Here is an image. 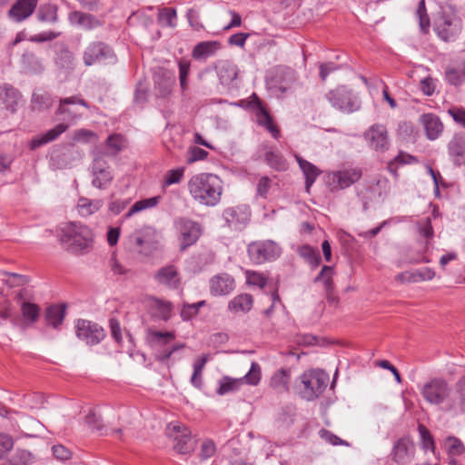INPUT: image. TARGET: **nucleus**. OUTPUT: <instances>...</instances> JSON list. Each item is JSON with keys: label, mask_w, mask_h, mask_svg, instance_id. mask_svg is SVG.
Listing matches in <instances>:
<instances>
[{"label": "nucleus", "mask_w": 465, "mask_h": 465, "mask_svg": "<svg viewBox=\"0 0 465 465\" xmlns=\"http://www.w3.org/2000/svg\"><path fill=\"white\" fill-rule=\"evenodd\" d=\"M191 197L198 203L213 207L216 206L223 194V181L218 175L201 173L193 175L187 183Z\"/></svg>", "instance_id": "1"}, {"label": "nucleus", "mask_w": 465, "mask_h": 465, "mask_svg": "<svg viewBox=\"0 0 465 465\" xmlns=\"http://www.w3.org/2000/svg\"><path fill=\"white\" fill-rule=\"evenodd\" d=\"M59 240L69 252L79 253L88 251L93 242L92 230L81 223L71 222L61 227Z\"/></svg>", "instance_id": "2"}, {"label": "nucleus", "mask_w": 465, "mask_h": 465, "mask_svg": "<svg viewBox=\"0 0 465 465\" xmlns=\"http://www.w3.org/2000/svg\"><path fill=\"white\" fill-rule=\"evenodd\" d=\"M433 30L443 42H454L462 30V21L452 7L441 8L434 19Z\"/></svg>", "instance_id": "3"}, {"label": "nucleus", "mask_w": 465, "mask_h": 465, "mask_svg": "<svg viewBox=\"0 0 465 465\" xmlns=\"http://www.w3.org/2000/svg\"><path fill=\"white\" fill-rule=\"evenodd\" d=\"M117 62L114 49L103 41L90 42L83 53V63L87 67L94 64L114 65Z\"/></svg>", "instance_id": "4"}, {"label": "nucleus", "mask_w": 465, "mask_h": 465, "mask_svg": "<svg viewBox=\"0 0 465 465\" xmlns=\"http://www.w3.org/2000/svg\"><path fill=\"white\" fill-rule=\"evenodd\" d=\"M325 98L333 108L344 114H352L361 106L360 97L346 85H338L325 94Z\"/></svg>", "instance_id": "5"}, {"label": "nucleus", "mask_w": 465, "mask_h": 465, "mask_svg": "<svg viewBox=\"0 0 465 465\" xmlns=\"http://www.w3.org/2000/svg\"><path fill=\"white\" fill-rule=\"evenodd\" d=\"M300 380L301 397L307 401H312L325 391L329 382V375L322 370H310L303 372Z\"/></svg>", "instance_id": "6"}, {"label": "nucleus", "mask_w": 465, "mask_h": 465, "mask_svg": "<svg viewBox=\"0 0 465 465\" xmlns=\"http://www.w3.org/2000/svg\"><path fill=\"white\" fill-rule=\"evenodd\" d=\"M173 225L179 233L178 239L182 252L196 243L203 232L201 224L187 217H177Z\"/></svg>", "instance_id": "7"}, {"label": "nucleus", "mask_w": 465, "mask_h": 465, "mask_svg": "<svg viewBox=\"0 0 465 465\" xmlns=\"http://www.w3.org/2000/svg\"><path fill=\"white\" fill-rule=\"evenodd\" d=\"M250 260L255 264L276 260L282 253L278 243L272 240L252 242L247 246Z\"/></svg>", "instance_id": "8"}, {"label": "nucleus", "mask_w": 465, "mask_h": 465, "mask_svg": "<svg viewBox=\"0 0 465 465\" xmlns=\"http://www.w3.org/2000/svg\"><path fill=\"white\" fill-rule=\"evenodd\" d=\"M166 435L173 439V449L180 454H189L195 448V440L192 437V432L182 423H170L166 429Z\"/></svg>", "instance_id": "9"}, {"label": "nucleus", "mask_w": 465, "mask_h": 465, "mask_svg": "<svg viewBox=\"0 0 465 465\" xmlns=\"http://www.w3.org/2000/svg\"><path fill=\"white\" fill-rule=\"evenodd\" d=\"M246 107L248 110L253 112L258 125L264 127L269 133H271L274 139L277 140L280 137L281 134L279 127L273 123L269 111L255 93L251 95Z\"/></svg>", "instance_id": "10"}, {"label": "nucleus", "mask_w": 465, "mask_h": 465, "mask_svg": "<svg viewBox=\"0 0 465 465\" xmlns=\"http://www.w3.org/2000/svg\"><path fill=\"white\" fill-rule=\"evenodd\" d=\"M420 392L427 402L440 405L449 398L451 388L444 379L433 378L422 386Z\"/></svg>", "instance_id": "11"}, {"label": "nucleus", "mask_w": 465, "mask_h": 465, "mask_svg": "<svg viewBox=\"0 0 465 465\" xmlns=\"http://www.w3.org/2000/svg\"><path fill=\"white\" fill-rule=\"evenodd\" d=\"M75 332L78 339L84 341L87 345H96L105 337L104 330L101 326L84 319L77 320Z\"/></svg>", "instance_id": "12"}, {"label": "nucleus", "mask_w": 465, "mask_h": 465, "mask_svg": "<svg viewBox=\"0 0 465 465\" xmlns=\"http://www.w3.org/2000/svg\"><path fill=\"white\" fill-rule=\"evenodd\" d=\"M363 136L369 147L377 152H385L390 147L388 131L383 124H372L365 131Z\"/></svg>", "instance_id": "13"}, {"label": "nucleus", "mask_w": 465, "mask_h": 465, "mask_svg": "<svg viewBox=\"0 0 465 465\" xmlns=\"http://www.w3.org/2000/svg\"><path fill=\"white\" fill-rule=\"evenodd\" d=\"M361 175V171L359 168L332 172L328 175V183L331 187V190H342L358 182Z\"/></svg>", "instance_id": "14"}, {"label": "nucleus", "mask_w": 465, "mask_h": 465, "mask_svg": "<svg viewBox=\"0 0 465 465\" xmlns=\"http://www.w3.org/2000/svg\"><path fill=\"white\" fill-rule=\"evenodd\" d=\"M223 217L228 227L241 231L250 221L251 211L246 205L232 206L223 210Z\"/></svg>", "instance_id": "15"}, {"label": "nucleus", "mask_w": 465, "mask_h": 465, "mask_svg": "<svg viewBox=\"0 0 465 465\" xmlns=\"http://www.w3.org/2000/svg\"><path fill=\"white\" fill-rule=\"evenodd\" d=\"M415 455V444L409 437L399 439L393 445L391 457L398 465L411 463Z\"/></svg>", "instance_id": "16"}, {"label": "nucleus", "mask_w": 465, "mask_h": 465, "mask_svg": "<svg viewBox=\"0 0 465 465\" xmlns=\"http://www.w3.org/2000/svg\"><path fill=\"white\" fill-rule=\"evenodd\" d=\"M79 104L86 109L90 108L89 104L83 99L80 95H73L70 97L62 98L59 101V106L56 110V114L64 115L63 120L69 123H74L82 117V114L70 107V105Z\"/></svg>", "instance_id": "17"}, {"label": "nucleus", "mask_w": 465, "mask_h": 465, "mask_svg": "<svg viewBox=\"0 0 465 465\" xmlns=\"http://www.w3.org/2000/svg\"><path fill=\"white\" fill-rule=\"evenodd\" d=\"M158 284L171 290H177L182 283V277L178 268L173 264L161 267L153 276Z\"/></svg>", "instance_id": "18"}, {"label": "nucleus", "mask_w": 465, "mask_h": 465, "mask_svg": "<svg viewBox=\"0 0 465 465\" xmlns=\"http://www.w3.org/2000/svg\"><path fill=\"white\" fill-rule=\"evenodd\" d=\"M175 340V333L173 331H161L149 329L146 333V342L153 350L154 357L157 361V355L160 354L164 349H169V343Z\"/></svg>", "instance_id": "19"}, {"label": "nucleus", "mask_w": 465, "mask_h": 465, "mask_svg": "<svg viewBox=\"0 0 465 465\" xmlns=\"http://www.w3.org/2000/svg\"><path fill=\"white\" fill-rule=\"evenodd\" d=\"M260 152L263 153L266 163L275 171L282 172L288 168V163L277 147L269 142H262Z\"/></svg>", "instance_id": "20"}, {"label": "nucleus", "mask_w": 465, "mask_h": 465, "mask_svg": "<svg viewBox=\"0 0 465 465\" xmlns=\"http://www.w3.org/2000/svg\"><path fill=\"white\" fill-rule=\"evenodd\" d=\"M210 293L213 296H223L230 294L235 288L232 276L226 272L218 273L209 281Z\"/></svg>", "instance_id": "21"}, {"label": "nucleus", "mask_w": 465, "mask_h": 465, "mask_svg": "<svg viewBox=\"0 0 465 465\" xmlns=\"http://www.w3.org/2000/svg\"><path fill=\"white\" fill-rule=\"evenodd\" d=\"M38 0H17L8 11L10 19L20 23L35 12Z\"/></svg>", "instance_id": "22"}, {"label": "nucleus", "mask_w": 465, "mask_h": 465, "mask_svg": "<svg viewBox=\"0 0 465 465\" xmlns=\"http://www.w3.org/2000/svg\"><path fill=\"white\" fill-rule=\"evenodd\" d=\"M448 153L456 166L465 163V134H455L448 143Z\"/></svg>", "instance_id": "23"}, {"label": "nucleus", "mask_w": 465, "mask_h": 465, "mask_svg": "<svg viewBox=\"0 0 465 465\" xmlns=\"http://www.w3.org/2000/svg\"><path fill=\"white\" fill-rule=\"evenodd\" d=\"M54 64L64 74H71L74 69V54L64 44L56 45Z\"/></svg>", "instance_id": "24"}, {"label": "nucleus", "mask_w": 465, "mask_h": 465, "mask_svg": "<svg viewBox=\"0 0 465 465\" xmlns=\"http://www.w3.org/2000/svg\"><path fill=\"white\" fill-rule=\"evenodd\" d=\"M333 268L331 266L324 265L320 273L315 277L314 282H322L326 292V299L329 304L336 306L339 302V298L333 293L334 284L332 281Z\"/></svg>", "instance_id": "25"}, {"label": "nucleus", "mask_w": 465, "mask_h": 465, "mask_svg": "<svg viewBox=\"0 0 465 465\" xmlns=\"http://www.w3.org/2000/svg\"><path fill=\"white\" fill-rule=\"evenodd\" d=\"M420 124L424 127L426 137L430 141L438 139L443 132V124L434 114H423Z\"/></svg>", "instance_id": "26"}, {"label": "nucleus", "mask_w": 465, "mask_h": 465, "mask_svg": "<svg viewBox=\"0 0 465 465\" xmlns=\"http://www.w3.org/2000/svg\"><path fill=\"white\" fill-rule=\"evenodd\" d=\"M153 234V232L150 227L136 230L130 234L129 242L134 247L139 249L140 252L147 253V251H149L153 244L152 241Z\"/></svg>", "instance_id": "27"}, {"label": "nucleus", "mask_w": 465, "mask_h": 465, "mask_svg": "<svg viewBox=\"0 0 465 465\" xmlns=\"http://www.w3.org/2000/svg\"><path fill=\"white\" fill-rule=\"evenodd\" d=\"M222 44L217 40L199 42L192 51V56L197 61H205L221 50Z\"/></svg>", "instance_id": "28"}, {"label": "nucleus", "mask_w": 465, "mask_h": 465, "mask_svg": "<svg viewBox=\"0 0 465 465\" xmlns=\"http://www.w3.org/2000/svg\"><path fill=\"white\" fill-rule=\"evenodd\" d=\"M68 129V124L64 123L58 124L54 128L45 134L34 137L30 143V149L35 150L50 142L56 140L63 133Z\"/></svg>", "instance_id": "29"}, {"label": "nucleus", "mask_w": 465, "mask_h": 465, "mask_svg": "<svg viewBox=\"0 0 465 465\" xmlns=\"http://www.w3.org/2000/svg\"><path fill=\"white\" fill-rule=\"evenodd\" d=\"M215 68L220 83L223 85L230 84L237 77L238 68L229 60L220 61Z\"/></svg>", "instance_id": "30"}, {"label": "nucleus", "mask_w": 465, "mask_h": 465, "mask_svg": "<svg viewBox=\"0 0 465 465\" xmlns=\"http://www.w3.org/2000/svg\"><path fill=\"white\" fill-rule=\"evenodd\" d=\"M154 88L161 97H166L171 94L175 84V78L169 73L160 72L153 77Z\"/></svg>", "instance_id": "31"}, {"label": "nucleus", "mask_w": 465, "mask_h": 465, "mask_svg": "<svg viewBox=\"0 0 465 465\" xmlns=\"http://www.w3.org/2000/svg\"><path fill=\"white\" fill-rule=\"evenodd\" d=\"M70 21L85 30H93L102 25V22L94 15L74 11L70 14Z\"/></svg>", "instance_id": "32"}, {"label": "nucleus", "mask_w": 465, "mask_h": 465, "mask_svg": "<svg viewBox=\"0 0 465 465\" xmlns=\"http://www.w3.org/2000/svg\"><path fill=\"white\" fill-rule=\"evenodd\" d=\"M296 161L305 176V189L309 193L310 188L321 173L320 170L312 163L302 159L301 156H295Z\"/></svg>", "instance_id": "33"}, {"label": "nucleus", "mask_w": 465, "mask_h": 465, "mask_svg": "<svg viewBox=\"0 0 465 465\" xmlns=\"http://www.w3.org/2000/svg\"><path fill=\"white\" fill-rule=\"evenodd\" d=\"M20 93L13 85L3 84L0 85V99L5 105L7 110L15 112V106L19 100Z\"/></svg>", "instance_id": "34"}, {"label": "nucleus", "mask_w": 465, "mask_h": 465, "mask_svg": "<svg viewBox=\"0 0 465 465\" xmlns=\"http://www.w3.org/2000/svg\"><path fill=\"white\" fill-rule=\"evenodd\" d=\"M291 379L290 371L282 368L275 371L271 378L270 386L279 392L289 391V382Z\"/></svg>", "instance_id": "35"}, {"label": "nucleus", "mask_w": 465, "mask_h": 465, "mask_svg": "<svg viewBox=\"0 0 465 465\" xmlns=\"http://www.w3.org/2000/svg\"><path fill=\"white\" fill-rule=\"evenodd\" d=\"M253 303L252 296L249 293H242L235 296L228 304V308L233 312H248Z\"/></svg>", "instance_id": "36"}, {"label": "nucleus", "mask_w": 465, "mask_h": 465, "mask_svg": "<svg viewBox=\"0 0 465 465\" xmlns=\"http://www.w3.org/2000/svg\"><path fill=\"white\" fill-rule=\"evenodd\" d=\"M104 205L102 199L90 200L85 197H81L77 203L78 213L82 216H90L98 212Z\"/></svg>", "instance_id": "37"}, {"label": "nucleus", "mask_w": 465, "mask_h": 465, "mask_svg": "<svg viewBox=\"0 0 465 465\" xmlns=\"http://www.w3.org/2000/svg\"><path fill=\"white\" fill-rule=\"evenodd\" d=\"M64 314V305L53 304L46 308L45 320L49 325L56 328L63 322Z\"/></svg>", "instance_id": "38"}, {"label": "nucleus", "mask_w": 465, "mask_h": 465, "mask_svg": "<svg viewBox=\"0 0 465 465\" xmlns=\"http://www.w3.org/2000/svg\"><path fill=\"white\" fill-rule=\"evenodd\" d=\"M20 310L25 325H31L37 322L40 315V307L37 304L22 302Z\"/></svg>", "instance_id": "39"}, {"label": "nucleus", "mask_w": 465, "mask_h": 465, "mask_svg": "<svg viewBox=\"0 0 465 465\" xmlns=\"http://www.w3.org/2000/svg\"><path fill=\"white\" fill-rule=\"evenodd\" d=\"M31 103L33 110L44 111L52 107L53 98L47 92H35L32 95Z\"/></svg>", "instance_id": "40"}, {"label": "nucleus", "mask_w": 465, "mask_h": 465, "mask_svg": "<svg viewBox=\"0 0 465 465\" xmlns=\"http://www.w3.org/2000/svg\"><path fill=\"white\" fill-rule=\"evenodd\" d=\"M160 197H151L146 199H142L140 201L135 202L132 207L128 210V212L124 214V218L128 219L134 214L140 213L143 210L155 207L159 203Z\"/></svg>", "instance_id": "41"}, {"label": "nucleus", "mask_w": 465, "mask_h": 465, "mask_svg": "<svg viewBox=\"0 0 465 465\" xmlns=\"http://www.w3.org/2000/svg\"><path fill=\"white\" fill-rule=\"evenodd\" d=\"M93 175V181L92 184L93 186L100 189L104 190L106 189L114 180V175L112 173L111 168L104 169L103 171L95 172L92 173Z\"/></svg>", "instance_id": "42"}, {"label": "nucleus", "mask_w": 465, "mask_h": 465, "mask_svg": "<svg viewBox=\"0 0 465 465\" xmlns=\"http://www.w3.org/2000/svg\"><path fill=\"white\" fill-rule=\"evenodd\" d=\"M445 79L451 85H460L465 81V62L460 68L448 67L445 71Z\"/></svg>", "instance_id": "43"}, {"label": "nucleus", "mask_w": 465, "mask_h": 465, "mask_svg": "<svg viewBox=\"0 0 465 465\" xmlns=\"http://www.w3.org/2000/svg\"><path fill=\"white\" fill-rule=\"evenodd\" d=\"M37 18L41 22L55 23L58 20L57 6L52 4L40 5L37 11Z\"/></svg>", "instance_id": "44"}, {"label": "nucleus", "mask_w": 465, "mask_h": 465, "mask_svg": "<svg viewBox=\"0 0 465 465\" xmlns=\"http://www.w3.org/2000/svg\"><path fill=\"white\" fill-rule=\"evenodd\" d=\"M157 18L162 26L174 28L177 25V13L174 8L165 7L161 9Z\"/></svg>", "instance_id": "45"}, {"label": "nucleus", "mask_w": 465, "mask_h": 465, "mask_svg": "<svg viewBox=\"0 0 465 465\" xmlns=\"http://www.w3.org/2000/svg\"><path fill=\"white\" fill-rule=\"evenodd\" d=\"M261 378H262L261 366L256 361H253V362H252L249 371L243 377L239 378V379L242 380L241 381L242 385L243 383H245L248 385L256 386L260 382Z\"/></svg>", "instance_id": "46"}, {"label": "nucleus", "mask_w": 465, "mask_h": 465, "mask_svg": "<svg viewBox=\"0 0 465 465\" xmlns=\"http://www.w3.org/2000/svg\"><path fill=\"white\" fill-rule=\"evenodd\" d=\"M241 381L242 380L240 379H232L231 377L224 376L219 381V387L216 392L219 395H224L226 393L235 391L241 387Z\"/></svg>", "instance_id": "47"}, {"label": "nucleus", "mask_w": 465, "mask_h": 465, "mask_svg": "<svg viewBox=\"0 0 465 465\" xmlns=\"http://www.w3.org/2000/svg\"><path fill=\"white\" fill-rule=\"evenodd\" d=\"M23 63L25 68L32 74H40L44 71V65L39 57L33 53L23 55Z\"/></svg>", "instance_id": "48"}, {"label": "nucleus", "mask_w": 465, "mask_h": 465, "mask_svg": "<svg viewBox=\"0 0 465 465\" xmlns=\"http://www.w3.org/2000/svg\"><path fill=\"white\" fill-rule=\"evenodd\" d=\"M416 16L419 19L420 28L423 34H428L430 27V20L427 14L425 0H420L416 10Z\"/></svg>", "instance_id": "49"}, {"label": "nucleus", "mask_w": 465, "mask_h": 465, "mask_svg": "<svg viewBox=\"0 0 465 465\" xmlns=\"http://www.w3.org/2000/svg\"><path fill=\"white\" fill-rule=\"evenodd\" d=\"M124 142L125 139L122 134H113L107 137L105 146L111 154L115 155L124 149Z\"/></svg>", "instance_id": "50"}, {"label": "nucleus", "mask_w": 465, "mask_h": 465, "mask_svg": "<svg viewBox=\"0 0 465 465\" xmlns=\"http://www.w3.org/2000/svg\"><path fill=\"white\" fill-rule=\"evenodd\" d=\"M300 255L303 257L312 267H317L321 263L322 258L318 249L310 245H303L300 249Z\"/></svg>", "instance_id": "51"}, {"label": "nucleus", "mask_w": 465, "mask_h": 465, "mask_svg": "<svg viewBox=\"0 0 465 465\" xmlns=\"http://www.w3.org/2000/svg\"><path fill=\"white\" fill-rule=\"evenodd\" d=\"M448 456H460L465 452V446L462 441L454 436L446 439Z\"/></svg>", "instance_id": "52"}, {"label": "nucleus", "mask_w": 465, "mask_h": 465, "mask_svg": "<svg viewBox=\"0 0 465 465\" xmlns=\"http://www.w3.org/2000/svg\"><path fill=\"white\" fill-rule=\"evenodd\" d=\"M206 304L205 301H200L195 303H186L183 305L182 311H181V317L183 321H189L193 317H194L200 308L203 307Z\"/></svg>", "instance_id": "53"}, {"label": "nucleus", "mask_w": 465, "mask_h": 465, "mask_svg": "<svg viewBox=\"0 0 465 465\" xmlns=\"http://www.w3.org/2000/svg\"><path fill=\"white\" fill-rule=\"evenodd\" d=\"M154 305L158 316L162 320L167 321L170 319L173 311V305L170 302L155 299Z\"/></svg>", "instance_id": "54"}, {"label": "nucleus", "mask_w": 465, "mask_h": 465, "mask_svg": "<svg viewBox=\"0 0 465 465\" xmlns=\"http://www.w3.org/2000/svg\"><path fill=\"white\" fill-rule=\"evenodd\" d=\"M184 174V168L180 167L176 169H173L168 171L165 173L164 180H163V186H170L172 184L179 183Z\"/></svg>", "instance_id": "55"}, {"label": "nucleus", "mask_w": 465, "mask_h": 465, "mask_svg": "<svg viewBox=\"0 0 465 465\" xmlns=\"http://www.w3.org/2000/svg\"><path fill=\"white\" fill-rule=\"evenodd\" d=\"M215 451H216V446H215V443L213 442V440H212L210 439H205L201 444L200 451H199L198 455L202 460H208L211 457H213L214 455Z\"/></svg>", "instance_id": "56"}, {"label": "nucleus", "mask_w": 465, "mask_h": 465, "mask_svg": "<svg viewBox=\"0 0 465 465\" xmlns=\"http://www.w3.org/2000/svg\"><path fill=\"white\" fill-rule=\"evenodd\" d=\"M419 432L421 438V446L424 450H435V442L429 430L424 425H419Z\"/></svg>", "instance_id": "57"}, {"label": "nucleus", "mask_w": 465, "mask_h": 465, "mask_svg": "<svg viewBox=\"0 0 465 465\" xmlns=\"http://www.w3.org/2000/svg\"><path fill=\"white\" fill-rule=\"evenodd\" d=\"M178 66H179L180 86L183 93L187 88V77L190 73L191 64L187 60H180L178 63Z\"/></svg>", "instance_id": "58"}, {"label": "nucleus", "mask_w": 465, "mask_h": 465, "mask_svg": "<svg viewBox=\"0 0 465 465\" xmlns=\"http://www.w3.org/2000/svg\"><path fill=\"white\" fill-rule=\"evenodd\" d=\"M246 282L249 285L264 288L267 284V279L262 273L257 272H247Z\"/></svg>", "instance_id": "59"}, {"label": "nucleus", "mask_w": 465, "mask_h": 465, "mask_svg": "<svg viewBox=\"0 0 465 465\" xmlns=\"http://www.w3.org/2000/svg\"><path fill=\"white\" fill-rule=\"evenodd\" d=\"M418 230L421 236H423L427 240L431 239L434 235V232L431 225L430 218L427 217L423 220H420L418 223Z\"/></svg>", "instance_id": "60"}, {"label": "nucleus", "mask_w": 465, "mask_h": 465, "mask_svg": "<svg viewBox=\"0 0 465 465\" xmlns=\"http://www.w3.org/2000/svg\"><path fill=\"white\" fill-rule=\"evenodd\" d=\"M186 18L188 20L190 26L194 31H201V30L204 29L203 25L200 21L199 13L195 9H193V8L189 9L186 13Z\"/></svg>", "instance_id": "61"}, {"label": "nucleus", "mask_w": 465, "mask_h": 465, "mask_svg": "<svg viewBox=\"0 0 465 465\" xmlns=\"http://www.w3.org/2000/svg\"><path fill=\"white\" fill-rule=\"evenodd\" d=\"M85 422L92 429L96 430L97 431L101 432V434H107L106 432L105 433L103 432L104 426L102 423L101 417L96 415L94 412L90 411L86 415Z\"/></svg>", "instance_id": "62"}, {"label": "nucleus", "mask_w": 465, "mask_h": 465, "mask_svg": "<svg viewBox=\"0 0 465 465\" xmlns=\"http://www.w3.org/2000/svg\"><path fill=\"white\" fill-rule=\"evenodd\" d=\"M341 68L333 62L322 63L319 64V75L322 81L325 82L327 77L333 72L338 71Z\"/></svg>", "instance_id": "63"}, {"label": "nucleus", "mask_w": 465, "mask_h": 465, "mask_svg": "<svg viewBox=\"0 0 465 465\" xmlns=\"http://www.w3.org/2000/svg\"><path fill=\"white\" fill-rule=\"evenodd\" d=\"M448 114L452 117L453 121L465 128V109L462 107L453 106L448 110Z\"/></svg>", "instance_id": "64"}]
</instances>
